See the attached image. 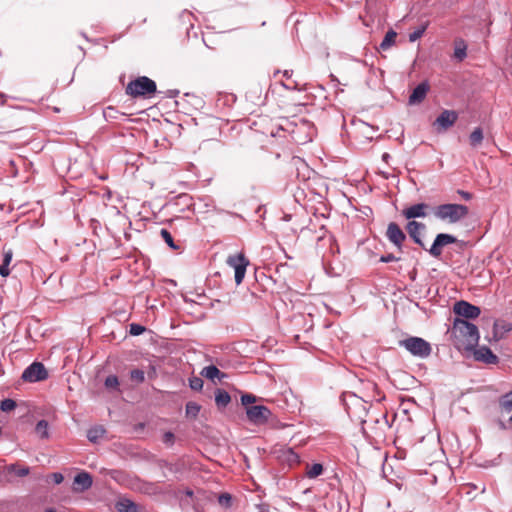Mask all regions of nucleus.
I'll list each match as a JSON object with an SVG mask.
<instances>
[{
  "mask_svg": "<svg viewBox=\"0 0 512 512\" xmlns=\"http://www.w3.org/2000/svg\"><path fill=\"white\" fill-rule=\"evenodd\" d=\"M458 119V114L454 110H443L436 118L433 126L438 132L446 131L452 127Z\"/></svg>",
  "mask_w": 512,
  "mask_h": 512,
  "instance_id": "9d476101",
  "label": "nucleus"
},
{
  "mask_svg": "<svg viewBox=\"0 0 512 512\" xmlns=\"http://www.w3.org/2000/svg\"><path fill=\"white\" fill-rule=\"evenodd\" d=\"M453 311L456 315L464 320L475 319L481 313V310L478 306L472 305L464 300L456 302L453 306Z\"/></svg>",
  "mask_w": 512,
  "mask_h": 512,
  "instance_id": "1a4fd4ad",
  "label": "nucleus"
},
{
  "mask_svg": "<svg viewBox=\"0 0 512 512\" xmlns=\"http://www.w3.org/2000/svg\"><path fill=\"white\" fill-rule=\"evenodd\" d=\"M115 508L118 512H138L137 504L128 498L119 499Z\"/></svg>",
  "mask_w": 512,
  "mask_h": 512,
  "instance_id": "a211bd4d",
  "label": "nucleus"
},
{
  "mask_svg": "<svg viewBox=\"0 0 512 512\" xmlns=\"http://www.w3.org/2000/svg\"><path fill=\"white\" fill-rule=\"evenodd\" d=\"M175 436L172 432H166L163 435V442L172 445L174 443Z\"/></svg>",
  "mask_w": 512,
  "mask_h": 512,
  "instance_id": "c03bdc74",
  "label": "nucleus"
},
{
  "mask_svg": "<svg viewBox=\"0 0 512 512\" xmlns=\"http://www.w3.org/2000/svg\"><path fill=\"white\" fill-rule=\"evenodd\" d=\"M157 464L160 468H166L172 473H177L179 471V468L175 464L169 463L166 460H158Z\"/></svg>",
  "mask_w": 512,
  "mask_h": 512,
  "instance_id": "58836bf2",
  "label": "nucleus"
},
{
  "mask_svg": "<svg viewBox=\"0 0 512 512\" xmlns=\"http://www.w3.org/2000/svg\"><path fill=\"white\" fill-rule=\"evenodd\" d=\"M473 350V356L476 361L491 365V364H497L499 359L498 357L492 352V350L487 346H480L478 348H474Z\"/></svg>",
  "mask_w": 512,
  "mask_h": 512,
  "instance_id": "f8f14e48",
  "label": "nucleus"
},
{
  "mask_svg": "<svg viewBox=\"0 0 512 512\" xmlns=\"http://www.w3.org/2000/svg\"><path fill=\"white\" fill-rule=\"evenodd\" d=\"M145 331V327L140 325V324H136V323H132L130 324V334L133 335V336H139L141 335L143 332Z\"/></svg>",
  "mask_w": 512,
  "mask_h": 512,
  "instance_id": "a19ab883",
  "label": "nucleus"
},
{
  "mask_svg": "<svg viewBox=\"0 0 512 512\" xmlns=\"http://www.w3.org/2000/svg\"><path fill=\"white\" fill-rule=\"evenodd\" d=\"M468 213V207L463 204H441L433 209V214L436 218L452 224L464 219Z\"/></svg>",
  "mask_w": 512,
  "mask_h": 512,
  "instance_id": "f03ea898",
  "label": "nucleus"
},
{
  "mask_svg": "<svg viewBox=\"0 0 512 512\" xmlns=\"http://www.w3.org/2000/svg\"><path fill=\"white\" fill-rule=\"evenodd\" d=\"M396 37L397 33L394 30L390 29L389 31H387L382 42L380 43V48L382 50L389 49L395 43Z\"/></svg>",
  "mask_w": 512,
  "mask_h": 512,
  "instance_id": "b1692460",
  "label": "nucleus"
},
{
  "mask_svg": "<svg viewBox=\"0 0 512 512\" xmlns=\"http://www.w3.org/2000/svg\"><path fill=\"white\" fill-rule=\"evenodd\" d=\"M427 27L428 22H425L424 24L420 25L417 29H415L412 33L409 34V41L415 42L416 40L420 39L425 33Z\"/></svg>",
  "mask_w": 512,
  "mask_h": 512,
  "instance_id": "bb28decb",
  "label": "nucleus"
},
{
  "mask_svg": "<svg viewBox=\"0 0 512 512\" xmlns=\"http://www.w3.org/2000/svg\"><path fill=\"white\" fill-rule=\"evenodd\" d=\"M307 468L306 475L308 478H316L323 473V466L320 463H314Z\"/></svg>",
  "mask_w": 512,
  "mask_h": 512,
  "instance_id": "a878e982",
  "label": "nucleus"
},
{
  "mask_svg": "<svg viewBox=\"0 0 512 512\" xmlns=\"http://www.w3.org/2000/svg\"><path fill=\"white\" fill-rule=\"evenodd\" d=\"M512 331V324L495 322L493 326V338L498 341L504 337V334Z\"/></svg>",
  "mask_w": 512,
  "mask_h": 512,
  "instance_id": "6ab92c4d",
  "label": "nucleus"
},
{
  "mask_svg": "<svg viewBox=\"0 0 512 512\" xmlns=\"http://www.w3.org/2000/svg\"><path fill=\"white\" fill-rule=\"evenodd\" d=\"M93 484L92 476L88 472H80L74 477L72 489L80 493L91 488Z\"/></svg>",
  "mask_w": 512,
  "mask_h": 512,
  "instance_id": "ddd939ff",
  "label": "nucleus"
},
{
  "mask_svg": "<svg viewBox=\"0 0 512 512\" xmlns=\"http://www.w3.org/2000/svg\"><path fill=\"white\" fill-rule=\"evenodd\" d=\"M292 74H293V71L292 70H285L283 72V76L286 78V80L288 81L287 84H284V86L286 88H289V89H295L297 87V82L296 81H293L291 80V77H292Z\"/></svg>",
  "mask_w": 512,
  "mask_h": 512,
  "instance_id": "4c0bfd02",
  "label": "nucleus"
},
{
  "mask_svg": "<svg viewBox=\"0 0 512 512\" xmlns=\"http://www.w3.org/2000/svg\"><path fill=\"white\" fill-rule=\"evenodd\" d=\"M104 117L106 120L117 119L118 115L123 116L124 114L117 111L115 108L109 106L104 110Z\"/></svg>",
  "mask_w": 512,
  "mask_h": 512,
  "instance_id": "72a5a7b5",
  "label": "nucleus"
},
{
  "mask_svg": "<svg viewBox=\"0 0 512 512\" xmlns=\"http://www.w3.org/2000/svg\"><path fill=\"white\" fill-rule=\"evenodd\" d=\"M499 425H500V428H501V429H506V425H505L503 422H500V424H499Z\"/></svg>",
  "mask_w": 512,
  "mask_h": 512,
  "instance_id": "6e6d98bb",
  "label": "nucleus"
},
{
  "mask_svg": "<svg viewBox=\"0 0 512 512\" xmlns=\"http://www.w3.org/2000/svg\"><path fill=\"white\" fill-rule=\"evenodd\" d=\"M45 512H55L53 509L46 510Z\"/></svg>",
  "mask_w": 512,
  "mask_h": 512,
  "instance_id": "13d9d810",
  "label": "nucleus"
},
{
  "mask_svg": "<svg viewBox=\"0 0 512 512\" xmlns=\"http://www.w3.org/2000/svg\"><path fill=\"white\" fill-rule=\"evenodd\" d=\"M35 431L41 439H47L49 437V425L44 419L37 422Z\"/></svg>",
  "mask_w": 512,
  "mask_h": 512,
  "instance_id": "393cba45",
  "label": "nucleus"
},
{
  "mask_svg": "<svg viewBox=\"0 0 512 512\" xmlns=\"http://www.w3.org/2000/svg\"><path fill=\"white\" fill-rule=\"evenodd\" d=\"M288 460L298 462V455L292 449L287 450Z\"/></svg>",
  "mask_w": 512,
  "mask_h": 512,
  "instance_id": "8fccbe9b",
  "label": "nucleus"
},
{
  "mask_svg": "<svg viewBox=\"0 0 512 512\" xmlns=\"http://www.w3.org/2000/svg\"><path fill=\"white\" fill-rule=\"evenodd\" d=\"M425 229V224L417 222L415 220L409 221L406 225V231L412 240L425 249L424 243L420 238V233Z\"/></svg>",
  "mask_w": 512,
  "mask_h": 512,
  "instance_id": "2eb2a0df",
  "label": "nucleus"
},
{
  "mask_svg": "<svg viewBox=\"0 0 512 512\" xmlns=\"http://www.w3.org/2000/svg\"><path fill=\"white\" fill-rule=\"evenodd\" d=\"M219 503L225 506H229L231 503V496L228 493L221 494L219 496Z\"/></svg>",
  "mask_w": 512,
  "mask_h": 512,
  "instance_id": "37998d69",
  "label": "nucleus"
},
{
  "mask_svg": "<svg viewBox=\"0 0 512 512\" xmlns=\"http://www.w3.org/2000/svg\"><path fill=\"white\" fill-rule=\"evenodd\" d=\"M429 88V84L426 81L418 84L409 96V104L416 105L423 102V100L426 98Z\"/></svg>",
  "mask_w": 512,
  "mask_h": 512,
  "instance_id": "dca6fc26",
  "label": "nucleus"
},
{
  "mask_svg": "<svg viewBox=\"0 0 512 512\" xmlns=\"http://www.w3.org/2000/svg\"><path fill=\"white\" fill-rule=\"evenodd\" d=\"M354 404L356 406H360L363 409V411L366 410L365 403L360 398L354 397Z\"/></svg>",
  "mask_w": 512,
  "mask_h": 512,
  "instance_id": "3c124183",
  "label": "nucleus"
},
{
  "mask_svg": "<svg viewBox=\"0 0 512 512\" xmlns=\"http://www.w3.org/2000/svg\"><path fill=\"white\" fill-rule=\"evenodd\" d=\"M1 105L5 104V95L0 92Z\"/></svg>",
  "mask_w": 512,
  "mask_h": 512,
  "instance_id": "5fc2aeb1",
  "label": "nucleus"
},
{
  "mask_svg": "<svg viewBox=\"0 0 512 512\" xmlns=\"http://www.w3.org/2000/svg\"><path fill=\"white\" fill-rule=\"evenodd\" d=\"M257 401V397L253 394H243L241 396V403L242 405L247 407H250V404H253Z\"/></svg>",
  "mask_w": 512,
  "mask_h": 512,
  "instance_id": "ea45409f",
  "label": "nucleus"
},
{
  "mask_svg": "<svg viewBox=\"0 0 512 512\" xmlns=\"http://www.w3.org/2000/svg\"><path fill=\"white\" fill-rule=\"evenodd\" d=\"M246 415L251 423L263 425L268 422L272 412L264 405H253L246 408Z\"/></svg>",
  "mask_w": 512,
  "mask_h": 512,
  "instance_id": "0eeeda50",
  "label": "nucleus"
},
{
  "mask_svg": "<svg viewBox=\"0 0 512 512\" xmlns=\"http://www.w3.org/2000/svg\"><path fill=\"white\" fill-rule=\"evenodd\" d=\"M227 264L235 271V282L237 285L241 284L246 273L249 260L246 258L243 252H239L233 255H229L227 258Z\"/></svg>",
  "mask_w": 512,
  "mask_h": 512,
  "instance_id": "39448f33",
  "label": "nucleus"
},
{
  "mask_svg": "<svg viewBox=\"0 0 512 512\" xmlns=\"http://www.w3.org/2000/svg\"><path fill=\"white\" fill-rule=\"evenodd\" d=\"M498 403H499V407L502 412H506V413L512 412V391L502 395L499 398Z\"/></svg>",
  "mask_w": 512,
  "mask_h": 512,
  "instance_id": "4be33fe9",
  "label": "nucleus"
},
{
  "mask_svg": "<svg viewBox=\"0 0 512 512\" xmlns=\"http://www.w3.org/2000/svg\"><path fill=\"white\" fill-rule=\"evenodd\" d=\"M168 93H169V97H175L179 94V91L178 90H170Z\"/></svg>",
  "mask_w": 512,
  "mask_h": 512,
  "instance_id": "864d4df0",
  "label": "nucleus"
},
{
  "mask_svg": "<svg viewBox=\"0 0 512 512\" xmlns=\"http://www.w3.org/2000/svg\"><path fill=\"white\" fill-rule=\"evenodd\" d=\"M231 401L229 393L223 389L215 391V403L218 408H225Z\"/></svg>",
  "mask_w": 512,
  "mask_h": 512,
  "instance_id": "aec40b11",
  "label": "nucleus"
},
{
  "mask_svg": "<svg viewBox=\"0 0 512 512\" xmlns=\"http://www.w3.org/2000/svg\"><path fill=\"white\" fill-rule=\"evenodd\" d=\"M386 237L399 250L402 249L403 242L406 239L405 233L400 228V226L395 222H391L388 224L387 231H386Z\"/></svg>",
  "mask_w": 512,
  "mask_h": 512,
  "instance_id": "9b49d317",
  "label": "nucleus"
},
{
  "mask_svg": "<svg viewBox=\"0 0 512 512\" xmlns=\"http://www.w3.org/2000/svg\"><path fill=\"white\" fill-rule=\"evenodd\" d=\"M200 411V406L195 402H188L186 404V414L188 416L196 417Z\"/></svg>",
  "mask_w": 512,
  "mask_h": 512,
  "instance_id": "473e14b6",
  "label": "nucleus"
},
{
  "mask_svg": "<svg viewBox=\"0 0 512 512\" xmlns=\"http://www.w3.org/2000/svg\"><path fill=\"white\" fill-rule=\"evenodd\" d=\"M458 193L466 200H470L472 198V195L469 192L459 190Z\"/></svg>",
  "mask_w": 512,
  "mask_h": 512,
  "instance_id": "603ef678",
  "label": "nucleus"
},
{
  "mask_svg": "<svg viewBox=\"0 0 512 512\" xmlns=\"http://www.w3.org/2000/svg\"><path fill=\"white\" fill-rule=\"evenodd\" d=\"M466 56V48H456L455 49V57L459 60H463Z\"/></svg>",
  "mask_w": 512,
  "mask_h": 512,
  "instance_id": "a18cd8bd",
  "label": "nucleus"
},
{
  "mask_svg": "<svg viewBox=\"0 0 512 512\" xmlns=\"http://www.w3.org/2000/svg\"><path fill=\"white\" fill-rule=\"evenodd\" d=\"M509 423L512 425V416L509 418Z\"/></svg>",
  "mask_w": 512,
  "mask_h": 512,
  "instance_id": "bf43d9fd",
  "label": "nucleus"
},
{
  "mask_svg": "<svg viewBox=\"0 0 512 512\" xmlns=\"http://www.w3.org/2000/svg\"><path fill=\"white\" fill-rule=\"evenodd\" d=\"M9 274H10V270H9L8 266L3 263L0 264V275L2 277H7Z\"/></svg>",
  "mask_w": 512,
  "mask_h": 512,
  "instance_id": "09e8293b",
  "label": "nucleus"
},
{
  "mask_svg": "<svg viewBox=\"0 0 512 512\" xmlns=\"http://www.w3.org/2000/svg\"><path fill=\"white\" fill-rule=\"evenodd\" d=\"M160 235L166 244L173 250L179 249V246L175 244L171 233L167 229H161Z\"/></svg>",
  "mask_w": 512,
  "mask_h": 512,
  "instance_id": "cd10ccee",
  "label": "nucleus"
},
{
  "mask_svg": "<svg viewBox=\"0 0 512 512\" xmlns=\"http://www.w3.org/2000/svg\"><path fill=\"white\" fill-rule=\"evenodd\" d=\"M347 412L349 415H354L355 416V413L353 411H350V408L347 409Z\"/></svg>",
  "mask_w": 512,
  "mask_h": 512,
  "instance_id": "4d7b16f0",
  "label": "nucleus"
},
{
  "mask_svg": "<svg viewBox=\"0 0 512 512\" xmlns=\"http://www.w3.org/2000/svg\"><path fill=\"white\" fill-rule=\"evenodd\" d=\"M440 243L444 246L454 244L457 242V238L450 234L440 233L436 236Z\"/></svg>",
  "mask_w": 512,
  "mask_h": 512,
  "instance_id": "7c9ffc66",
  "label": "nucleus"
},
{
  "mask_svg": "<svg viewBox=\"0 0 512 512\" xmlns=\"http://www.w3.org/2000/svg\"><path fill=\"white\" fill-rule=\"evenodd\" d=\"M484 139L483 130L480 127H476L469 135V143L471 147H478Z\"/></svg>",
  "mask_w": 512,
  "mask_h": 512,
  "instance_id": "5701e85b",
  "label": "nucleus"
},
{
  "mask_svg": "<svg viewBox=\"0 0 512 512\" xmlns=\"http://www.w3.org/2000/svg\"><path fill=\"white\" fill-rule=\"evenodd\" d=\"M453 344L458 350L472 351L479 341V331L476 325L461 318H455L451 329Z\"/></svg>",
  "mask_w": 512,
  "mask_h": 512,
  "instance_id": "f257e3e1",
  "label": "nucleus"
},
{
  "mask_svg": "<svg viewBox=\"0 0 512 512\" xmlns=\"http://www.w3.org/2000/svg\"><path fill=\"white\" fill-rule=\"evenodd\" d=\"M3 134H5V132H3V131H0V135H3Z\"/></svg>",
  "mask_w": 512,
  "mask_h": 512,
  "instance_id": "052dcab7",
  "label": "nucleus"
},
{
  "mask_svg": "<svg viewBox=\"0 0 512 512\" xmlns=\"http://www.w3.org/2000/svg\"><path fill=\"white\" fill-rule=\"evenodd\" d=\"M400 258L396 257L394 254L392 253H389L387 255H383L380 257V262H383V263H388V262H393V261H399Z\"/></svg>",
  "mask_w": 512,
  "mask_h": 512,
  "instance_id": "79ce46f5",
  "label": "nucleus"
},
{
  "mask_svg": "<svg viewBox=\"0 0 512 512\" xmlns=\"http://www.w3.org/2000/svg\"><path fill=\"white\" fill-rule=\"evenodd\" d=\"M156 90L157 86L155 81L146 76H139L127 84L125 92L133 98H138L150 97Z\"/></svg>",
  "mask_w": 512,
  "mask_h": 512,
  "instance_id": "7ed1b4c3",
  "label": "nucleus"
},
{
  "mask_svg": "<svg viewBox=\"0 0 512 512\" xmlns=\"http://www.w3.org/2000/svg\"><path fill=\"white\" fill-rule=\"evenodd\" d=\"M105 387L107 389H116L119 385V380H118V377L115 376V375H109L106 379H105Z\"/></svg>",
  "mask_w": 512,
  "mask_h": 512,
  "instance_id": "c9c22d12",
  "label": "nucleus"
},
{
  "mask_svg": "<svg viewBox=\"0 0 512 512\" xmlns=\"http://www.w3.org/2000/svg\"><path fill=\"white\" fill-rule=\"evenodd\" d=\"M48 378V372L41 362H33L22 374V379L27 382H39Z\"/></svg>",
  "mask_w": 512,
  "mask_h": 512,
  "instance_id": "6e6552de",
  "label": "nucleus"
},
{
  "mask_svg": "<svg viewBox=\"0 0 512 512\" xmlns=\"http://www.w3.org/2000/svg\"><path fill=\"white\" fill-rule=\"evenodd\" d=\"M429 208L426 203H417L408 208L402 210V216L406 219L411 220L415 218H423L426 217V210Z\"/></svg>",
  "mask_w": 512,
  "mask_h": 512,
  "instance_id": "4468645a",
  "label": "nucleus"
},
{
  "mask_svg": "<svg viewBox=\"0 0 512 512\" xmlns=\"http://www.w3.org/2000/svg\"><path fill=\"white\" fill-rule=\"evenodd\" d=\"M9 472H14L19 477L27 476L30 472L29 467H19L16 464H11L7 467Z\"/></svg>",
  "mask_w": 512,
  "mask_h": 512,
  "instance_id": "c85d7f7f",
  "label": "nucleus"
},
{
  "mask_svg": "<svg viewBox=\"0 0 512 512\" xmlns=\"http://www.w3.org/2000/svg\"><path fill=\"white\" fill-rule=\"evenodd\" d=\"M399 346L405 348L410 354L419 358H427L432 352V347L423 338L410 336L399 341Z\"/></svg>",
  "mask_w": 512,
  "mask_h": 512,
  "instance_id": "20e7f679",
  "label": "nucleus"
},
{
  "mask_svg": "<svg viewBox=\"0 0 512 512\" xmlns=\"http://www.w3.org/2000/svg\"><path fill=\"white\" fill-rule=\"evenodd\" d=\"M130 378L137 383H142L145 379L144 371L140 369H134L130 372Z\"/></svg>",
  "mask_w": 512,
  "mask_h": 512,
  "instance_id": "f704fd0d",
  "label": "nucleus"
},
{
  "mask_svg": "<svg viewBox=\"0 0 512 512\" xmlns=\"http://www.w3.org/2000/svg\"><path fill=\"white\" fill-rule=\"evenodd\" d=\"M203 380L200 377H192L189 379V386L192 390L200 391L203 388Z\"/></svg>",
  "mask_w": 512,
  "mask_h": 512,
  "instance_id": "e433bc0d",
  "label": "nucleus"
},
{
  "mask_svg": "<svg viewBox=\"0 0 512 512\" xmlns=\"http://www.w3.org/2000/svg\"><path fill=\"white\" fill-rule=\"evenodd\" d=\"M17 404L13 399H4L0 403V409L3 412H10L16 408Z\"/></svg>",
  "mask_w": 512,
  "mask_h": 512,
  "instance_id": "2f4dec72",
  "label": "nucleus"
},
{
  "mask_svg": "<svg viewBox=\"0 0 512 512\" xmlns=\"http://www.w3.org/2000/svg\"><path fill=\"white\" fill-rule=\"evenodd\" d=\"M358 418L363 426V430L366 431L367 426L368 429L375 434V437H384L385 432L390 428V424L387 420V414L385 413H382L380 418L370 417V419H362L360 416H358Z\"/></svg>",
  "mask_w": 512,
  "mask_h": 512,
  "instance_id": "423d86ee",
  "label": "nucleus"
},
{
  "mask_svg": "<svg viewBox=\"0 0 512 512\" xmlns=\"http://www.w3.org/2000/svg\"><path fill=\"white\" fill-rule=\"evenodd\" d=\"M51 476H52V479H53L55 484H61L63 482V480H64L63 475L61 473H58V472L53 473Z\"/></svg>",
  "mask_w": 512,
  "mask_h": 512,
  "instance_id": "49530a36",
  "label": "nucleus"
},
{
  "mask_svg": "<svg viewBox=\"0 0 512 512\" xmlns=\"http://www.w3.org/2000/svg\"><path fill=\"white\" fill-rule=\"evenodd\" d=\"M105 433L106 430L103 426H94L87 431V438L90 442L96 443Z\"/></svg>",
  "mask_w": 512,
  "mask_h": 512,
  "instance_id": "412c9836",
  "label": "nucleus"
},
{
  "mask_svg": "<svg viewBox=\"0 0 512 512\" xmlns=\"http://www.w3.org/2000/svg\"><path fill=\"white\" fill-rule=\"evenodd\" d=\"M201 375L211 381H214L216 378H218V380L221 381L223 378L226 377V374L221 372L214 365L204 367L201 371Z\"/></svg>",
  "mask_w": 512,
  "mask_h": 512,
  "instance_id": "f3484780",
  "label": "nucleus"
},
{
  "mask_svg": "<svg viewBox=\"0 0 512 512\" xmlns=\"http://www.w3.org/2000/svg\"><path fill=\"white\" fill-rule=\"evenodd\" d=\"M442 248H443V245L440 243V241L438 240V238L436 237L432 246L430 247V249H428V252L435 258H438L441 256L442 254Z\"/></svg>",
  "mask_w": 512,
  "mask_h": 512,
  "instance_id": "c756f323",
  "label": "nucleus"
},
{
  "mask_svg": "<svg viewBox=\"0 0 512 512\" xmlns=\"http://www.w3.org/2000/svg\"><path fill=\"white\" fill-rule=\"evenodd\" d=\"M11 260H12V251L9 250V251L5 252L2 263L9 266Z\"/></svg>",
  "mask_w": 512,
  "mask_h": 512,
  "instance_id": "de8ad7c7",
  "label": "nucleus"
}]
</instances>
